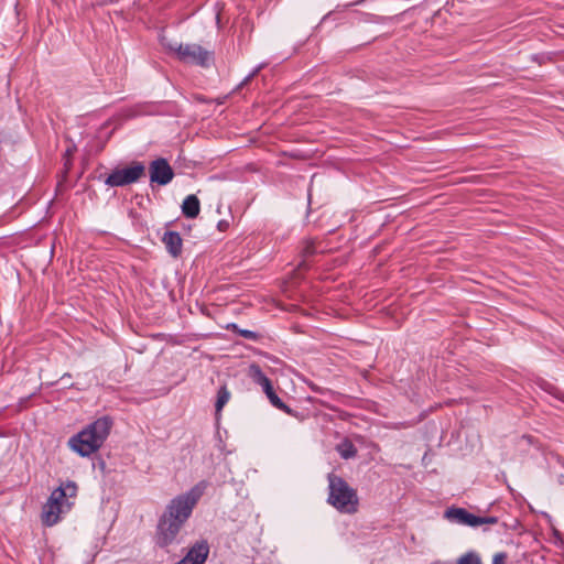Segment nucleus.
<instances>
[{"label":"nucleus","mask_w":564,"mask_h":564,"mask_svg":"<svg viewBox=\"0 0 564 564\" xmlns=\"http://www.w3.org/2000/svg\"><path fill=\"white\" fill-rule=\"evenodd\" d=\"M174 177V172L169 162L163 159H156L150 164V180L159 185L169 184Z\"/></svg>","instance_id":"6e6552de"},{"label":"nucleus","mask_w":564,"mask_h":564,"mask_svg":"<svg viewBox=\"0 0 564 564\" xmlns=\"http://www.w3.org/2000/svg\"><path fill=\"white\" fill-rule=\"evenodd\" d=\"M145 174V166L142 162H133L130 166L115 169L105 180L110 187H122L138 182Z\"/></svg>","instance_id":"423d86ee"},{"label":"nucleus","mask_w":564,"mask_h":564,"mask_svg":"<svg viewBox=\"0 0 564 564\" xmlns=\"http://www.w3.org/2000/svg\"><path fill=\"white\" fill-rule=\"evenodd\" d=\"M316 253H317V248L315 245V240H313V239L303 240L301 243V248H300V256L302 258V261L300 262V267H305L306 260Z\"/></svg>","instance_id":"ddd939ff"},{"label":"nucleus","mask_w":564,"mask_h":564,"mask_svg":"<svg viewBox=\"0 0 564 564\" xmlns=\"http://www.w3.org/2000/svg\"><path fill=\"white\" fill-rule=\"evenodd\" d=\"M336 451L343 459L354 458L358 453L354 443L348 438H345L339 444H337Z\"/></svg>","instance_id":"4468645a"},{"label":"nucleus","mask_w":564,"mask_h":564,"mask_svg":"<svg viewBox=\"0 0 564 564\" xmlns=\"http://www.w3.org/2000/svg\"><path fill=\"white\" fill-rule=\"evenodd\" d=\"M162 241L173 258H177L182 253L183 240L177 231H166L162 237Z\"/></svg>","instance_id":"9b49d317"},{"label":"nucleus","mask_w":564,"mask_h":564,"mask_svg":"<svg viewBox=\"0 0 564 564\" xmlns=\"http://www.w3.org/2000/svg\"><path fill=\"white\" fill-rule=\"evenodd\" d=\"M456 564H481L478 553L469 551L457 558Z\"/></svg>","instance_id":"f3484780"},{"label":"nucleus","mask_w":564,"mask_h":564,"mask_svg":"<svg viewBox=\"0 0 564 564\" xmlns=\"http://www.w3.org/2000/svg\"><path fill=\"white\" fill-rule=\"evenodd\" d=\"M507 558H508L507 553L498 552L492 557V564H505Z\"/></svg>","instance_id":"6ab92c4d"},{"label":"nucleus","mask_w":564,"mask_h":564,"mask_svg":"<svg viewBox=\"0 0 564 564\" xmlns=\"http://www.w3.org/2000/svg\"><path fill=\"white\" fill-rule=\"evenodd\" d=\"M200 210L199 199L195 195L185 197L182 204V213L186 218H196Z\"/></svg>","instance_id":"f8f14e48"},{"label":"nucleus","mask_w":564,"mask_h":564,"mask_svg":"<svg viewBox=\"0 0 564 564\" xmlns=\"http://www.w3.org/2000/svg\"><path fill=\"white\" fill-rule=\"evenodd\" d=\"M328 498L327 502L341 513H356L359 506V498L356 489L340 476L328 474Z\"/></svg>","instance_id":"7ed1b4c3"},{"label":"nucleus","mask_w":564,"mask_h":564,"mask_svg":"<svg viewBox=\"0 0 564 564\" xmlns=\"http://www.w3.org/2000/svg\"><path fill=\"white\" fill-rule=\"evenodd\" d=\"M111 427L112 420L109 416H101L72 436L68 445L82 457H88L104 445Z\"/></svg>","instance_id":"f03ea898"},{"label":"nucleus","mask_w":564,"mask_h":564,"mask_svg":"<svg viewBox=\"0 0 564 564\" xmlns=\"http://www.w3.org/2000/svg\"><path fill=\"white\" fill-rule=\"evenodd\" d=\"M163 45L170 53H173L180 62L185 64L208 67L214 61L213 52L196 43L182 44L177 42H163Z\"/></svg>","instance_id":"39448f33"},{"label":"nucleus","mask_w":564,"mask_h":564,"mask_svg":"<svg viewBox=\"0 0 564 564\" xmlns=\"http://www.w3.org/2000/svg\"><path fill=\"white\" fill-rule=\"evenodd\" d=\"M288 414L291 415V416H294V417H296L299 420H304V417H305L303 414H300L299 412H296L294 410H292V413H288Z\"/></svg>","instance_id":"412c9836"},{"label":"nucleus","mask_w":564,"mask_h":564,"mask_svg":"<svg viewBox=\"0 0 564 564\" xmlns=\"http://www.w3.org/2000/svg\"><path fill=\"white\" fill-rule=\"evenodd\" d=\"M204 488L203 484L196 485L188 491L174 497L166 505L155 528L154 543L156 546L166 549L178 543V534L200 499Z\"/></svg>","instance_id":"f257e3e1"},{"label":"nucleus","mask_w":564,"mask_h":564,"mask_svg":"<svg viewBox=\"0 0 564 564\" xmlns=\"http://www.w3.org/2000/svg\"><path fill=\"white\" fill-rule=\"evenodd\" d=\"M248 376L251 378V380L259 384L265 395L268 397L270 403L283 411L284 413H292V409L288 406L275 393L271 380L263 373L260 366L257 364H251L248 369Z\"/></svg>","instance_id":"0eeeda50"},{"label":"nucleus","mask_w":564,"mask_h":564,"mask_svg":"<svg viewBox=\"0 0 564 564\" xmlns=\"http://www.w3.org/2000/svg\"><path fill=\"white\" fill-rule=\"evenodd\" d=\"M260 70V67L254 68L241 83V85H246L251 78H253L258 72Z\"/></svg>","instance_id":"aec40b11"},{"label":"nucleus","mask_w":564,"mask_h":564,"mask_svg":"<svg viewBox=\"0 0 564 564\" xmlns=\"http://www.w3.org/2000/svg\"><path fill=\"white\" fill-rule=\"evenodd\" d=\"M444 519H446L451 523L458 525H466L470 528L477 527V516L470 513L465 508L454 506L448 507L444 511Z\"/></svg>","instance_id":"1a4fd4ad"},{"label":"nucleus","mask_w":564,"mask_h":564,"mask_svg":"<svg viewBox=\"0 0 564 564\" xmlns=\"http://www.w3.org/2000/svg\"><path fill=\"white\" fill-rule=\"evenodd\" d=\"M228 328L232 329L235 333L239 334L241 337H243L246 339L253 340V341H257L259 339L258 333H256L253 330H249V329L239 328L237 324H230L228 326Z\"/></svg>","instance_id":"dca6fc26"},{"label":"nucleus","mask_w":564,"mask_h":564,"mask_svg":"<svg viewBox=\"0 0 564 564\" xmlns=\"http://www.w3.org/2000/svg\"><path fill=\"white\" fill-rule=\"evenodd\" d=\"M498 523V518L494 516L488 517H478L477 516V527L482 524H496Z\"/></svg>","instance_id":"a211bd4d"},{"label":"nucleus","mask_w":564,"mask_h":564,"mask_svg":"<svg viewBox=\"0 0 564 564\" xmlns=\"http://www.w3.org/2000/svg\"><path fill=\"white\" fill-rule=\"evenodd\" d=\"M76 492L77 486L74 481H67L54 489L43 506L42 522L47 527L56 524L61 520V514L69 510L72 503L68 502V498L75 497Z\"/></svg>","instance_id":"20e7f679"},{"label":"nucleus","mask_w":564,"mask_h":564,"mask_svg":"<svg viewBox=\"0 0 564 564\" xmlns=\"http://www.w3.org/2000/svg\"><path fill=\"white\" fill-rule=\"evenodd\" d=\"M209 554V545L205 540L197 541L187 554L176 564H204Z\"/></svg>","instance_id":"9d476101"},{"label":"nucleus","mask_w":564,"mask_h":564,"mask_svg":"<svg viewBox=\"0 0 564 564\" xmlns=\"http://www.w3.org/2000/svg\"><path fill=\"white\" fill-rule=\"evenodd\" d=\"M229 399H230L229 390L225 386L220 387L217 392V400H216V404H215L216 411L217 412L221 411L223 408L228 403Z\"/></svg>","instance_id":"2eb2a0df"}]
</instances>
